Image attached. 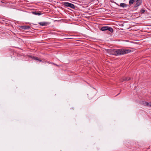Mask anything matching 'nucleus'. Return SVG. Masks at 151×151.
Listing matches in <instances>:
<instances>
[{
	"label": "nucleus",
	"mask_w": 151,
	"mask_h": 151,
	"mask_svg": "<svg viewBox=\"0 0 151 151\" xmlns=\"http://www.w3.org/2000/svg\"><path fill=\"white\" fill-rule=\"evenodd\" d=\"M131 52V50L129 49H118L114 50L113 54L116 56L123 55Z\"/></svg>",
	"instance_id": "nucleus-1"
},
{
	"label": "nucleus",
	"mask_w": 151,
	"mask_h": 151,
	"mask_svg": "<svg viewBox=\"0 0 151 151\" xmlns=\"http://www.w3.org/2000/svg\"><path fill=\"white\" fill-rule=\"evenodd\" d=\"M101 31H104L108 30L110 32L112 33L113 32V29L111 27L108 26H104L101 27Z\"/></svg>",
	"instance_id": "nucleus-2"
},
{
	"label": "nucleus",
	"mask_w": 151,
	"mask_h": 151,
	"mask_svg": "<svg viewBox=\"0 0 151 151\" xmlns=\"http://www.w3.org/2000/svg\"><path fill=\"white\" fill-rule=\"evenodd\" d=\"M136 4H135L134 8H136V9H137V7L140 6L142 3L141 0H135Z\"/></svg>",
	"instance_id": "nucleus-3"
},
{
	"label": "nucleus",
	"mask_w": 151,
	"mask_h": 151,
	"mask_svg": "<svg viewBox=\"0 0 151 151\" xmlns=\"http://www.w3.org/2000/svg\"><path fill=\"white\" fill-rule=\"evenodd\" d=\"M50 23L47 22H41L39 23V24L41 26H45L50 24Z\"/></svg>",
	"instance_id": "nucleus-4"
},
{
	"label": "nucleus",
	"mask_w": 151,
	"mask_h": 151,
	"mask_svg": "<svg viewBox=\"0 0 151 151\" xmlns=\"http://www.w3.org/2000/svg\"><path fill=\"white\" fill-rule=\"evenodd\" d=\"M131 79V78H128V77H123L121 79V81L122 82L124 81H128Z\"/></svg>",
	"instance_id": "nucleus-5"
},
{
	"label": "nucleus",
	"mask_w": 151,
	"mask_h": 151,
	"mask_svg": "<svg viewBox=\"0 0 151 151\" xmlns=\"http://www.w3.org/2000/svg\"><path fill=\"white\" fill-rule=\"evenodd\" d=\"M21 28L23 29H28L30 28V27L29 26H21Z\"/></svg>",
	"instance_id": "nucleus-6"
},
{
	"label": "nucleus",
	"mask_w": 151,
	"mask_h": 151,
	"mask_svg": "<svg viewBox=\"0 0 151 151\" xmlns=\"http://www.w3.org/2000/svg\"><path fill=\"white\" fill-rule=\"evenodd\" d=\"M141 104L145 106H149V103L146 101H142L141 102Z\"/></svg>",
	"instance_id": "nucleus-7"
},
{
	"label": "nucleus",
	"mask_w": 151,
	"mask_h": 151,
	"mask_svg": "<svg viewBox=\"0 0 151 151\" xmlns=\"http://www.w3.org/2000/svg\"><path fill=\"white\" fill-rule=\"evenodd\" d=\"M33 14L35 15H40L42 14V13L40 12H39L37 11H34L32 12Z\"/></svg>",
	"instance_id": "nucleus-8"
},
{
	"label": "nucleus",
	"mask_w": 151,
	"mask_h": 151,
	"mask_svg": "<svg viewBox=\"0 0 151 151\" xmlns=\"http://www.w3.org/2000/svg\"><path fill=\"white\" fill-rule=\"evenodd\" d=\"M70 4V3H69L68 2H64L63 3V4L64 6H66L69 7Z\"/></svg>",
	"instance_id": "nucleus-9"
},
{
	"label": "nucleus",
	"mask_w": 151,
	"mask_h": 151,
	"mask_svg": "<svg viewBox=\"0 0 151 151\" xmlns=\"http://www.w3.org/2000/svg\"><path fill=\"white\" fill-rule=\"evenodd\" d=\"M120 6L123 8L126 7L127 6V5L125 3H121L120 4Z\"/></svg>",
	"instance_id": "nucleus-10"
},
{
	"label": "nucleus",
	"mask_w": 151,
	"mask_h": 151,
	"mask_svg": "<svg viewBox=\"0 0 151 151\" xmlns=\"http://www.w3.org/2000/svg\"><path fill=\"white\" fill-rule=\"evenodd\" d=\"M32 59L36 60H38L40 62H41L42 60L38 59V58L36 57L32 56Z\"/></svg>",
	"instance_id": "nucleus-11"
},
{
	"label": "nucleus",
	"mask_w": 151,
	"mask_h": 151,
	"mask_svg": "<svg viewBox=\"0 0 151 151\" xmlns=\"http://www.w3.org/2000/svg\"><path fill=\"white\" fill-rule=\"evenodd\" d=\"M135 0H129V4L130 6H131L135 1Z\"/></svg>",
	"instance_id": "nucleus-12"
},
{
	"label": "nucleus",
	"mask_w": 151,
	"mask_h": 151,
	"mask_svg": "<svg viewBox=\"0 0 151 151\" xmlns=\"http://www.w3.org/2000/svg\"><path fill=\"white\" fill-rule=\"evenodd\" d=\"M69 7L73 9H74L75 8V5L71 3L70 4Z\"/></svg>",
	"instance_id": "nucleus-13"
},
{
	"label": "nucleus",
	"mask_w": 151,
	"mask_h": 151,
	"mask_svg": "<svg viewBox=\"0 0 151 151\" xmlns=\"http://www.w3.org/2000/svg\"><path fill=\"white\" fill-rule=\"evenodd\" d=\"M140 13L141 14L145 12V10L143 9H142L140 10Z\"/></svg>",
	"instance_id": "nucleus-14"
},
{
	"label": "nucleus",
	"mask_w": 151,
	"mask_h": 151,
	"mask_svg": "<svg viewBox=\"0 0 151 151\" xmlns=\"http://www.w3.org/2000/svg\"><path fill=\"white\" fill-rule=\"evenodd\" d=\"M148 106L151 107V102L149 103V105Z\"/></svg>",
	"instance_id": "nucleus-15"
},
{
	"label": "nucleus",
	"mask_w": 151,
	"mask_h": 151,
	"mask_svg": "<svg viewBox=\"0 0 151 151\" xmlns=\"http://www.w3.org/2000/svg\"><path fill=\"white\" fill-rule=\"evenodd\" d=\"M54 65H56V66H58V67H59V66H60L59 65H57V64H56L55 63V64Z\"/></svg>",
	"instance_id": "nucleus-16"
},
{
	"label": "nucleus",
	"mask_w": 151,
	"mask_h": 151,
	"mask_svg": "<svg viewBox=\"0 0 151 151\" xmlns=\"http://www.w3.org/2000/svg\"><path fill=\"white\" fill-rule=\"evenodd\" d=\"M50 64H53L54 65L55 64V63H52V62H50Z\"/></svg>",
	"instance_id": "nucleus-17"
},
{
	"label": "nucleus",
	"mask_w": 151,
	"mask_h": 151,
	"mask_svg": "<svg viewBox=\"0 0 151 151\" xmlns=\"http://www.w3.org/2000/svg\"><path fill=\"white\" fill-rule=\"evenodd\" d=\"M46 62V63H48L50 64V62H49V61Z\"/></svg>",
	"instance_id": "nucleus-18"
},
{
	"label": "nucleus",
	"mask_w": 151,
	"mask_h": 151,
	"mask_svg": "<svg viewBox=\"0 0 151 151\" xmlns=\"http://www.w3.org/2000/svg\"><path fill=\"white\" fill-rule=\"evenodd\" d=\"M120 93H119L116 96L118 95H119V94Z\"/></svg>",
	"instance_id": "nucleus-19"
}]
</instances>
